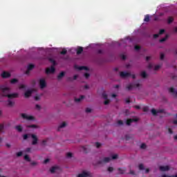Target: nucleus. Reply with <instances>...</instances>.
Returning <instances> with one entry per match:
<instances>
[{
	"instance_id": "nucleus-1",
	"label": "nucleus",
	"mask_w": 177,
	"mask_h": 177,
	"mask_svg": "<svg viewBox=\"0 0 177 177\" xmlns=\"http://www.w3.org/2000/svg\"><path fill=\"white\" fill-rule=\"evenodd\" d=\"M9 92H10V88L3 85L0 86V95L3 97H8V99H16V97H19V93H14L9 94Z\"/></svg>"
},
{
	"instance_id": "nucleus-2",
	"label": "nucleus",
	"mask_w": 177,
	"mask_h": 177,
	"mask_svg": "<svg viewBox=\"0 0 177 177\" xmlns=\"http://www.w3.org/2000/svg\"><path fill=\"white\" fill-rule=\"evenodd\" d=\"M117 158H118V155L115 154V155H113L111 158L106 157L102 159H100L98 161V164H106L107 162H110V161H111V160H117Z\"/></svg>"
},
{
	"instance_id": "nucleus-3",
	"label": "nucleus",
	"mask_w": 177,
	"mask_h": 177,
	"mask_svg": "<svg viewBox=\"0 0 177 177\" xmlns=\"http://www.w3.org/2000/svg\"><path fill=\"white\" fill-rule=\"evenodd\" d=\"M140 84L139 83H131L126 86L127 91H132L133 88H139Z\"/></svg>"
},
{
	"instance_id": "nucleus-4",
	"label": "nucleus",
	"mask_w": 177,
	"mask_h": 177,
	"mask_svg": "<svg viewBox=\"0 0 177 177\" xmlns=\"http://www.w3.org/2000/svg\"><path fill=\"white\" fill-rule=\"evenodd\" d=\"M77 177H93V174L90 171H82L81 174H78Z\"/></svg>"
},
{
	"instance_id": "nucleus-5",
	"label": "nucleus",
	"mask_w": 177,
	"mask_h": 177,
	"mask_svg": "<svg viewBox=\"0 0 177 177\" xmlns=\"http://www.w3.org/2000/svg\"><path fill=\"white\" fill-rule=\"evenodd\" d=\"M21 117L27 121H32V120H34V118L32 115H28L26 113H21Z\"/></svg>"
},
{
	"instance_id": "nucleus-6",
	"label": "nucleus",
	"mask_w": 177,
	"mask_h": 177,
	"mask_svg": "<svg viewBox=\"0 0 177 177\" xmlns=\"http://www.w3.org/2000/svg\"><path fill=\"white\" fill-rule=\"evenodd\" d=\"M120 75L122 78H128L129 77H131V75H132V74H131V73H128V72H120Z\"/></svg>"
},
{
	"instance_id": "nucleus-7",
	"label": "nucleus",
	"mask_w": 177,
	"mask_h": 177,
	"mask_svg": "<svg viewBox=\"0 0 177 177\" xmlns=\"http://www.w3.org/2000/svg\"><path fill=\"white\" fill-rule=\"evenodd\" d=\"M55 71H56V69L55 68V66H52L50 68H47L46 69V74H53Z\"/></svg>"
},
{
	"instance_id": "nucleus-8",
	"label": "nucleus",
	"mask_w": 177,
	"mask_h": 177,
	"mask_svg": "<svg viewBox=\"0 0 177 177\" xmlns=\"http://www.w3.org/2000/svg\"><path fill=\"white\" fill-rule=\"evenodd\" d=\"M31 138L32 139V145L33 146H35V145L38 143V137H37V136H35V134H32Z\"/></svg>"
},
{
	"instance_id": "nucleus-9",
	"label": "nucleus",
	"mask_w": 177,
	"mask_h": 177,
	"mask_svg": "<svg viewBox=\"0 0 177 177\" xmlns=\"http://www.w3.org/2000/svg\"><path fill=\"white\" fill-rule=\"evenodd\" d=\"M39 86L41 89H44V88L46 87V82L44 79H40L39 80Z\"/></svg>"
},
{
	"instance_id": "nucleus-10",
	"label": "nucleus",
	"mask_w": 177,
	"mask_h": 177,
	"mask_svg": "<svg viewBox=\"0 0 177 177\" xmlns=\"http://www.w3.org/2000/svg\"><path fill=\"white\" fill-rule=\"evenodd\" d=\"M151 111L153 115H157V114L160 113H164V109H159L157 111L155 109H152Z\"/></svg>"
},
{
	"instance_id": "nucleus-11",
	"label": "nucleus",
	"mask_w": 177,
	"mask_h": 177,
	"mask_svg": "<svg viewBox=\"0 0 177 177\" xmlns=\"http://www.w3.org/2000/svg\"><path fill=\"white\" fill-rule=\"evenodd\" d=\"M132 122H138L137 118L128 119L126 122L127 125H131Z\"/></svg>"
},
{
	"instance_id": "nucleus-12",
	"label": "nucleus",
	"mask_w": 177,
	"mask_h": 177,
	"mask_svg": "<svg viewBox=\"0 0 177 177\" xmlns=\"http://www.w3.org/2000/svg\"><path fill=\"white\" fill-rule=\"evenodd\" d=\"M34 67H35V66L34 64H30L28 66V68H27V71H26V74H30V71H31V70H32V68H34Z\"/></svg>"
},
{
	"instance_id": "nucleus-13",
	"label": "nucleus",
	"mask_w": 177,
	"mask_h": 177,
	"mask_svg": "<svg viewBox=\"0 0 177 177\" xmlns=\"http://www.w3.org/2000/svg\"><path fill=\"white\" fill-rule=\"evenodd\" d=\"M169 92L173 95V96H175L176 97H177V91H175V88H174L173 87H171L169 89Z\"/></svg>"
},
{
	"instance_id": "nucleus-14",
	"label": "nucleus",
	"mask_w": 177,
	"mask_h": 177,
	"mask_svg": "<svg viewBox=\"0 0 177 177\" xmlns=\"http://www.w3.org/2000/svg\"><path fill=\"white\" fill-rule=\"evenodd\" d=\"M32 92H33L32 90H28V91H26L25 92V93H24L25 97H26V98L30 97V96H31V95H32Z\"/></svg>"
},
{
	"instance_id": "nucleus-15",
	"label": "nucleus",
	"mask_w": 177,
	"mask_h": 177,
	"mask_svg": "<svg viewBox=\"0 0 177 177\" xmlns=\"http://www.w3.org/2000/svg\"><path fill=\"white\" fill-rule=\"evenodd\" d=\"M159 169L162 171V172H165V171H169V166H160Z\"/></svg>"
},
{
	"instance_id": "nucleus-16",
	"label": "nucleus",
	"mask_w": 177,
	"mask_h": 177,
	"mask_svg": "<svg viewBox=\"0 0 177 177\" xmlns=\"http://www.w3.org/2000/svg\"><path fill=\"white\" fill-rule=\"evenodd\" d=\"M1 77H2V78H9V77H10V73L8 72L4 71L1 74Z\"/></svg>"
},
{
	"instance_id": "nucleus-17",
	"label": "nucleus",
	"mask_w": 177,
	"mask_h": 177,
	"mask_svg": "<svg viewBox=\"0 0 177 177\" xmlns=\"http://www.w3.org/2000/svg\"><path fill=\"white\" fill-rule=\"evenodd\" d=\"M66 125H67V123H66V122H63L58 127L57 131H60V129H62V128L66 127Z\"/></svg>"
},
{
	"instance_id": "nucleus-18",
	"label": "nucleus",
	"mask_w": 177,
	"mask_h": 177,
	"mask_svg": "<svg viewBox=\"0 0 177 177\" xmlns=\"http://www.w3.org/2000/svg\"><path fill=\"white\" fill-rule=\"evenodd\" d=\"M64 75H66V73L64 72H61L58 75H57V80L59 81H60V80H62V78H63V77H64Z\"/></svg>"
},
{
	"instance_id": "nucleus-19",
	"label": "nucleus",
	"mask_w": 177,
	"mask_h": 177,
	"mask_svg": "<svg viewBox=\"0 0 177 177\" xmlns=\"http://www.w3.org/2000/svg\"><path fill=\"white\" fill-rule=\"evenodd\" d=\"M84 52V48L82 47H78L76 51L77 55H81Z\"/></svg>"
},
{
	"instance_id": "nucleus-20",
	"label": "nucleus",
	"mask_w": 177,
	"mask_h": 177,
	"mask_svg": "<svg viewBox=\"0 0 177 177\" xmlns=\"http://www.w3.org/2000/svg\"><path fill=\"white\" fill-rule=\"evenodd\" d=\"M84 97H85V96L81 95L80 97H79V98H75V102H76V103H80V102H81V100L84 99Z\"/></svg>"
},
{
	"instance_id": "nucleus-21",
	"label": "nucleus",
	"mask_w": 177,
	"mask_h": 177,
	"mask_svg": "<svg viewBox=\"0 0 177 177\" xmlns=\"http://www.w3.org/2000/svg\"><path fill=\"white\" fill-rule=\"evenodd\" d=\"M77 68L80 71L85 70L86 71H88V70H89V68L86 66H79Z\"/></svg>"
},
{
	"instance_id": "nucleus-22",
	"label": "nucleus",
	"mask_w": 177,
	"mask_h": 177,
	"mask_svg": "<svg viewBox=\"0 0 177 177\" xmlns=\"http://www.w3.org/2000/svg\"><path fill=\"white\" fill-rule=\"evenodd\" d=\"M144 21L149 23V21H150V15H146L144 19Z\"/></svg>"
},
{
	"instance_id": "nucleus-23",
	"label": "nucleus",
	"mask_w": 177,
	"mask_h": 177,
	"mask_svg": "<svg viewBox=\"0 0 177 177\" xmlns=\"http://www.w3.org/2000/svg\"><path fill=\"white\" fill-rule=\"evenodd\" d=\"M15 129H17V131H18V132H22L23 127L20 125H18V126L15 127Z\"/></svg>"
},
{
	"instance_id": "nucleus-24",
	"label": "nucleus",
	"mask_w": 177,
	"mask_h": 177,
	"mask_svg": "<svg viewBox=\"0 0 177 177\" xmlns=\"http://www.w3.org/2000/svg\"><path fill=\"white\" fill-rule=\"evenodd\" d=\"M118 170L119 171L120 174H121L122 175L125 174V171H127V169L125 168H118Z\"/></svg>"
},
{
	"instance_id": "nucleus-25",
	"label": "nucleus",
	"mask_w": 177,
	"mask_h": 177,
	"mask_svg": "<svg viewBox=\"0 0 177 177\" xmlns=\"http://www.w3.org/2000/svg\"><path fill=\"white\" fill-rule=\"evenodd\" d=\"M169 37V35H166L165 37H163L161 39H160V42H165V41L167 39H168Z\"/></svg>"
},
{
	"instance_id": "nucleus-26",
	"label": "nucleus",
	"mask_w": 177,
	"mask_h": 177,
	"mask_svg": "<svg viewBox=\"0 0 177 177\" xmlns=\"http://www.w3.org/2000/svg\"><path fill=\"white\" fill-rule=\"evenodd\" d=\"M82 149L84 153H88V149H89V146H84L82 147Z\"/></svg>"
},
{
	"instance_id": "nucleus-27",
	"label": "nucleus",
	"mask_w": 177,
	"mask_h": 177,
	"mask_svg": "<svg viewBox=\"0 0 177 177\" xmlns=\"http://www.w3.org/2000/svg\"><path fill=\"white\" fill-rule=\"evenodd\" d=\"M57 167H51V169H50V172H51V174H55V172H56V169H57Z\"/></svg>"
},
{
	"instance_id": "nucleus-28",
	"label": "nucleus",
	"mask_w": 177,
	"mask_h": 177,
	"mask_svg": "<svg viewBox=\"0 0 177 177\" xmlns=\"http://www.w3.org/2000/svg\"><path fill=\"white\" fill-rule=\"evenodd\" d=\"M141 77L142 78H147V73H146V71H142L141 73Z\"/></svg>"
},
{
	"instance_id": "nucleus-29",
	"label": "nucleus",
	"mask_w": 177,
	"mask_h": 177,
	"mask_svg": "<svg viewBox=\"0 0 177 177\" xmlns=\"http://www.w3.org/2000/svg\"><path fill=\"white\" fill-rule=\"evenodd\" d=\"M48 60L49 62H50V63L53 64V66H56V61H55V59H53V58H49Z\"/></svg>"
},
{
	"instance_id": "nucleus-30",
	"label": "nucleus",
	"mask_w": 177,
	"mask_h": 177,
	"mask_svg": "<svg viewBox=\"0 0 177 177\" xmlns=\"http://www.w3.org/2000/svg\"><path fill=\"white\" fill-rule=\"evenodd\" d=\"M24 160L26 161H28V162H30V161H31V159L30 158V156H28V155H25L24 156Z\"/></svg>"
},
{
	"instance_id": "nucleus-31",
	"label": "nucleus",
	"mask_w": 177,
	"mask_h": 177,
	"mask_svg": "<svg viewBox=\"0 0 177 177\" xmlns=\"http://www.w3.org/2000/svg\"><path fill=\"white\" fill-rule=\"evenodd\" d=\"M8 106H9L10 107H12L13 104H15V102H12V100H8Z\"/></svg>"
},
{
	"instance_id": "nucleus-32",
	"label": "nucleus",
	"mask_w": 177,
	"mask_h": 177,
	"mask_svg": "<svg viewBox=\"0 0 177 177\" xmlns=\"http://www.w3.org/2000/svg\"><path fill=\"white\" fill-rule=\"evenodd\" d=\"M172 21H174V18H172V17H169L167 19L168 24H171V23H172Z\"/></svg>"
},
{
	"instance_id": "nucleus-33",
	"label": "nucleus",
	"mask_w": 177,
	"mask_h": 177,
	"mask_svg": "<svg viewBox=\"0 0 177 177\" xmlns=\"http://www.w3.org/2000/svg\"><path fill=\"white\" fill-rule=\"evenodd\" d=\"M138 168L140 171H143V169H145V166L143 165V164H140Z\"/></svg>"
},
{
	"instance_id": "nucleus-34",
	"label": "nucleus",
	"mask_w": 177,
	"mask_h": 177,
	"mask_svg": "<svg viewBox=\"0 0 177 177\" xmlns=\"http://www.w3.org/2000/svg\"><path fill=\"white\" fill-rule=\"evenodd\" d=\"M27 128H38V126L35 124H30V125H28Z\"/></svg>"
},
{
	"instance_id": "nucleus-35",
	"label": "nucleus",
	"mask_w": 177,
	"mask_h": 177,
	"mask_svg": "<svg viewBox=\"0 0 177 177\" xmlns=\"http://www.w3.org/2000/svg\"><path fill=\"white\" fill-rule=\"evenodd\" d=\"M67 158H71L73 157V153L71 152H68L66 153Z\"/></svg>"
},
{
	"instance_id": "nucleus-36",
	"label": "nucleus",
	"mask_w": 177,
	"mask_h": 177,
	"mask_svg": "<svg viewBox=\"0 0 177 177\" xmlns=\"http://www.w3.org/2000/svg\"><path fill=\"white\" fill-rule=\"evenodd\" d=\"M67 53V50H66L65 48H64L61 52H60V55H66Z\"/></svg>"
},
{
	"instance_id": "nucleus-37",
	"label": "nucleus",
	"mask_w": 177,
	"mask_h": 177,
	"mask_svg": "<svg viewBox=\"0 0 177 177\" xmlns=\"http://www.w3.org/2000/svg\"><path fill=\"white\" fill-rule=\"evenodd\" d=\"M102 97L105 100L108 99L107 94L105 92L102 93Z\"/></svg>"
},
{
	"instance_id": "nucleus-38",
	"label": "nucleus",
	"mask_w": 177,
	"mask_h": 177,
	"mask_svg": "<svg viewBox=\"0 0 177 177\" xmlns=\"http://www.w3.org/2000/svg\"><path fill=\"white\" fill-rule=\"evenodd\" d=\"M142 111H144L145 113H147V111H149V106H145L142 109Z\"/></svg>"
},
{
	"instance_id": "nucleus-39",
	"label": "nucleus",
	"mask_w": 177,
	"mask_h": 177,
	"mask_svg": "<svg viewBox=\"0 0 177 177\" xmlns=\"http://www.w3.org/2000/svg\"><path fill=\"white\" fill-rule=\"evenodd\" d=\"M160 68H161V66H160V65H156L154 67L155 71H157L158 70H160Z\"/></svg>"
},
{
	"instance_id": "nucleus-40",
	"label": "nucleus",
	"mask_w": 177,
	"mask_h": 177,
	"mask_svg": "<svg viewBox=\"0 0 177 177\" xmlns=\"http://www.w3.org/2000/svg\"><path fill=\"white\" fill-rule=\"evenodd\" d=\"M16 82H18L17 79H12V80H10V83H11V84H16Z\"/></svg>"
},
{
	"instance_id": "nucleus-41",
	"label": "nucleus",
	"mask_w": 177,
	"mask_h": 177,
	"mask_svg": "<svg viewBox=\"0 0 177 177\" xmlns=\"http://www.w3.org/2000/svg\"><path fill=\"white\" fill-rule=\"evenodd\" d=\"M28 136H30V134H24L23 138L24 140H27V139H28Z\"/></svg>"
},
{
	"instance_id": "nucleus-42",
	"label": "nucleus",
	"mask_w": 177,
	"mask_h": 177,
	"mask_svg": "<svg viewBox=\"0 0 177 177\" xmlns=\"http://www.w3.org/2000/svg\"><path fill=\"white\" fill-rule=\"evenodd\" d=\"M109 103H110V100H108V98L105 100V101L104 102V104H105L106 106H107V104H109Z\"/></svg>"
},
{
	"instance_id": "nucleus-43",
	"label": "nucleus",
	"mask_w": 177,
	"mask_h": 177,
	"mask_svg": "<svg viewBox=\"0 0 177 177\" xmlns=\"http://www.w3.org/2000/svg\"><path fill=\"white\" fill-rule=\"evenodd\" d=\"M21 156H23L22 151H19L17 153V157H21Z\"/></svg>"
},
{
	"instance_id": "nucleus-44",
	"label": "nucleus",
	"mask_w": 177,
	"mask_h": 177,
	"mask_svg": "<svg viewBox=\"0 0 177 177\" xmlns=\"http://www.w3.org/2000/svg\"><path fill=\"white\" fill-rule=\"evenodd\" d=\"M100 146H102V144H100V142H95V147H97V149H99Z\"/></svg>"
},
{
	"instance_id": "nucleus-45",
	"label": "nucleus",
	"mask_w": 177,
	"mask_h": 177,
	"mask_svg": "<svg viewBox=\"0 0 177 177\" xmlns=\"http://www.w3.org/2000/svg\"><path fill=\"white\" fill-rule=\"evenodd\" d=\"M84 77L85 78H86V80H88V78L91 77V75L89 73H84Z\"/></svg>"
},
{
	"instance_id": "nucleus-46",
	"label": "nucleus",
	"mask_w": 177,
	"mask_h": 177,
	"mask_svg": "<svg viewBox=\"0 0 177 177\" xmlns=\"http://www.w3.org/2000/svg\"><path fill=\"white\" fill-rule=\"evenodd\" d=\"M165 57V55H164V53H160V60H164Z\"/></svg>"
},
{
	"instance_id": "nucleus-47",
	"label": "nucleus",
	"mask_w": 177,
	"mask_h": 177,
	"mask_svg": "<svg viewBox=\"0 0 177 177\" xmlns=\"http://www.w3.org/2000/svg\"><path fill=\"white\" fill-rule=\"evenodd\" d=\"M135 50H140V46H134Z\"/></svg>"
},
{
	"instance_id": "nucleus-48",
	"label": "nucleus",
	"mask_w": 177,
	"mask_h": 177,
	"mask_svg": "<svg viewBox=\"0 0 177 177\" xmlns=\"http://www.w3.org/2000/svg\"><path fill=\"white\" fill-rule=\"evenodd\" d=\"M164 32H165V30L161 29V30L159 31V35H162V34H163Z\"/></svg>"
},
{
	"instance_id": "nucleus-49",
	"label": "nucleus",
	"mask_w": 177,
	"mask_h": 177,
	"mask_svg": "<svg viewBox=\"0 0 177 177\" xmlns=\"http://www.w3.org/2000/svg\"><path fill=\"white\" fill-rule=\"evenodd\" d=\"M108 171L109 172H113V171H114V168L109 167H108Z\"/></svg>"
},
{
	"instance_id": "nucleus-50",
	"label": "nucleus",
	"mask_w": 177,
	"mask_h": 177,
	"mask_svg": "<svg viewBox=\"0 0 177 177\" xmlns=\"http://www.w3.org/2000/svg\"><path fill=\"white\" fill-rule=\"evenodd\" d=\"M140 149H146V144L142 143V144L140 145Z\"/></svg>"
},
{
	"instance_id": "nucleus-51",
	"label": "nucleus",
	"mask_w": 177,
	"mask_h": 177,
	"mask_svg": "<svg viewBox=\"0 0 177 177\" xmlns=\"http://www.w3.org/2000/svg\"><path fill=\"white\" fill-rule=\"evenodd\" d=\"M129 139H131V136H129V135H126V136H125V140H129Z\"/></svg>"
},
{
	"instance_id": "nucleus-52",
	"label": "nucleus",
	"mask_w": 177,
	"mask_h": 177,
	"mask_svg": "<svg viewBox=\"0 0 177 177\" xmlns=\"http://www.w3.org/2000/svg\"><path fill=\"white\" fill-rule=\"evenodd\" d=\"M124 122H122V120H118V125H123Z\"/></svg>"
},
{
	"instance_id": "nucleus-53",
	"label": "nucleus",
	"mask_w": 177,
	"mask_h": 177,
	"mask_svg": "<svg viewBox=\"0 0 177 177\" xmlns=\"http://www.w3.org/2000/svg\"><path fill=\"white\" fill-rule=\"evenodd\" d=\"M91 111H92V109H91L90 108L86 109V113H91Z\"/></svg>"
},
{
	"instance_id": "nucleus-54",
	"label": "nucleus",
	"mask_w": 177,
	"mask_h": 177,
	"mask_svg": "<svg viewBox=\"0 0 177 177\" xmlns=\"http://www.w3.org/2000/svg\"><path fill=\"white\" fill-rule=\"evenodd\" d=\"M3 124H0V132H2V131H3Z\"/></svg>"
},
{
	"instance_id": "nucleus-55",
	"label": "nucleus",
	"mask_w": 177,
	"mask_h": 177,
	"mask_svg": "<svg viewBox=\"0 0 177 177\" xmlns=\"http://www.w3.org/2000/svg\"><path fill=\"white\" fill-rule=\"evenodd\" d=\"M158 37H160V34H154L153 35V38H155V39L158 38Z\"/></svg>"
},
{
	"instance_id": "nucleus-56",
	"label": "nucleus",
	"mask_w": 177,
	"mask_h": 177,
	"mask_svg": "<svg viewBox=\"0 0 177 177\" xmlns=\"http://www.w3.org/2000/svg\"><path fill=\"white\" fill-rule=\"evenodd\" d=\"M26 88V85L24 84H21L20 86H19V89H24Z\"/></svg>"
},
{
	"instance_id": "nucleus-57",
	"label": "nucleus",
	"mask_w": 177,
	"mask_h": 177,
	"mask_svg": "<svg viewBox=\"0 0 177 177\" xmlns=\"http://www.w3.org/2000/svg\"><path fill=\"white\" fill-rule=\"evenodd\" d=\"M48 162H49V158L44 160V164H48Z\"/></svg>"
},
{
	"instance_id": "nucleus-58",
	"label": "nucleus",
	"mask_w": 177,
	"mask_h": 177,
	"mask_svg": "<svg viewBox=\"0 0 177 177\" xmlns=\"http://www.w3.org/2000/svg\"><path fill=\"white\" fill-rule=\"evenodd\" d=\"M41 145L43 146H45V145H46V140H44L42 142H41Z\"/></svg>"
},
{
	"instance_id": "nucleus-59",
	"label": "nucleus",
	"mask_w": 177,
	"mask_h": 177,
	"mask_svg": "<svg viewBox=\"0 0 177 177\" xmlns=\"http://www.w3.org/2000/svg\"><path fill=\"white\" fill-rule=\"evenodd\" d=\"M121 59H122V60H125L127 59V56L122 55H121Z\"/></svg>"
},
{
	"instance_id": "nucleus-60",
	"label": "nucleus",
	"mask_w": 177,
	"mask_h": 177,
	"mask_svg": "<svg viewBox=\"0 0 177 177\" xmlns=\"http://www.w3.org/2000/svg\"><path fill=\"white\" fill-rule=\"evenodd\" d=\"M168 131H169V133H171V134L174 133V132L172 131V129L171 128H169Z\"/></svg>"
},
{
	"instance_id": "nucleus-61",
	"label": "nucleus",
	"mask_w": 177,
	"mask_h": 177,
	"mask_svg": "<svg viewBox=\"0 0 177 177\" xmlns=\"http://www.w3.org/2000/svg\"><path fill=\"white\" fill-rule=\"evenodd\" d=\"M129 174H131V175H135V171L133 170H130Z\"/></svg>"
},
{
	"instance_id": "nucleus-62",
	"label": "nucleus",
	"mask_w": 177,
	"mask_h": 177,
	"mask_svg": "<svg viewBox=\"0 0 177 177\" xmlns=\"http://www.w3.org/2000/svg\"><path fill=\"white\" fill-rule=\"evenodd\" d=\"M148 68H153V64H149L148 65Z\"/></svg>"
},
{
	"instance_id": "nucleus-63",
	"label": "nucleus",
	"mask_w": 177,
	"mask_h": 177,
	"mask_svg": "<svg viewBox=\"0 0 177 177\" xmlns=\"http://www.w3.org/2000/svg\"><path fill=\"white\" fill-rule=\"evenodd\" d=\"M35 100H36V101L39 100V96H35Z\"/></svg>"
},
{
	"instance_id": "nucleus-64",
	"label": "nucleus",
	"mask_w": 177,
	"mask_h": 177,
	"mask_svg": "<svg viewBox=\"0 0 177 177\" xmlns=\"http://www.w3.org/2000/svg\"><path fill=\"white\" fill-rule=\"evenodd\" d=\"M31 165L34 166V165H37V162H32L31 163Z\"/></svg>"
}]
</instances>
